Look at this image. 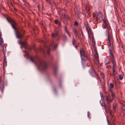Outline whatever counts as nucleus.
Instances as JSON below:
<instances>
[{
	"label": "nucleus",
	"mask_w": 125,
	"mask_h": 125,
	"mask_svg": "<svg viewBox=\"0 0 125 125\" xmlns=\"http://www.w3.org/2000/svg\"><path fill=\"white\" fill-rule=\"evenodd\" d=\"M29 49L30 50H31V49L30 48H29Z\"/></svg>",
	"instance_id": "obj_50"
},
{
	"label": "nucleus",
	"mask_w": 125,
	"mask_h": 125,
	"mask_svg": "<svg viewBox=\"0 0 125 125\" xmlns=\"http://www.w3.org/2000/svg\"><path fill=\"white\" fill-rule=\"evenodd\" d=\"M116 65H113L112 66V70L113 71V75L115 76V69L116 68Z\"/></svg>",
	"instance_id": "obj_16"
},
{
	"label": "nucleus",
	"mask_w": 125,
	"mask_h": 125,
	"mask_svg": "<svg viewBox=\"0 0 125 125\" xmlns=\"http://www.w3.org/2000/svg\"><path fill=\"white\" fill-rule=\"evenodd\" d=\"M101 105L102 106L104 107L106 112L107 113V111H109L110 112V115H111V122H112V125H114V121L115 120V117L111 114L110 110L111 104H105L104 103L103 104H101Z\"/></svg>",
	"instance_id": "obj_3"
},
{
	"label": "nucleus",
	"mask_w": 125,
	"mask_h": 125,
	"mask_svg": "<svg viewBox=\"0 0 125 125\" xmlns=\"http://www.w3.org/2000/svg\"><path fill=\"white\" fill-rule=\"evenodd\" d=\"M44 52V53H45V52Z\"/></svg>",
	"instance_id": "obj_52"
},
{
	"label": "nucleus",
	"mask_w": 125,
	"mask_h": 125,
	"mask_svg": "<svg viewBox=\"0 0 125 125\" xmlns=\"http://www.w3.org/2000/svg\"><path fill=\"white\" fill-rule=\"evenodd\" d=\"M90 115L89 112H87V116L88 117L90 118Z\"/></svg>",
	"instance_id": "obj_42"
},
{
	"label": "nucleus",
	"mask_w": 125,
	"mask_h": 125,
	"mask_svg": "<svg viewBox=\"0 0 125 125\" xmlns=\"http://www.w3.org/2000/svg\"><path fill=\"white\" fill-rule=\"evenodd\" d=\"M14 10L15 11H17V9L15 8H14Z\"/></svg>",
	"instance_id": "obj_44"
},
{
	"label": "nucleus",
	"mask_w": 125,
	"mask_h": 125,
	"mask_svg": "<svg viewBox=\"0 0 125 125\" xmlns=\"http://www.w3.org/2000/svg\"><path fill=\"white\" fill-rule=\"evenodd\" d=\"M94 48L95 50V49H96V48L95 47H94Z\"/></svg>",
	"instance_id": "obj_49"
},
{
	"label": "nucleus",
	"mask_w": 125,
	"mask_h": 125,
	"mask_svg": "<svg viewBox=\"0 0 125 125\" xmlns=\"http://www.w3.org/2000/svg\"><path fill=\"white\" fill-rule=\"evenodd\" d=\"M86 29L87 31H90V30H91L88 25L86 24Z\"/></svg>",
	"instance_id": "obj_23"
},
{
	"label": "nucleus",
	"mask_w": 125,
	"mask_h": 125,
	"mask_svg": "<svg viewBox=\"0 0 125 125\" xmlns=\"http://www.w3.org/2000/svg\"><path fill=\"white\" fill-rule=\"evenodd\" d=\"M109 85H110V87L112 89V88H113L114 87V85L113 83H110V84Z\"/></svg>",
	"instance_id": "obj_29"
},
{
	"label": "nucleus",
	"mask_w": 125,
	"mask_h": 125,
	"mask_svg": "<svg viewBox=\"0 0 125 125\" xmlns=\"http://www.w3.org/2000/svg\"><path fill=\"white\" fill-rule=\"evenodd\" d=\"M6 57L5 56L4 57V63L3 64V65L4 66H7V62H6L5 60Z\"/></svg>",
	"instance_id": "obj_24"
},
{
	"label": "nucleus",
	"mask_w": 125,
	"mask_h": 125,
	"mask_svg": "<svg viewBox=\"0 0 125 125\" xmlns=\"http://www.w3.org/2000/svg\"><path fill=\"white\" fill-rule=\"evenodd\" d=\"M90 32V34L91 35H92V37L93 38H94V37L93 36V32H92V31L91 30H90V31H89V32Z\"/></svg>",
	"instance_id": "obj_32"
},
{
	"label": "nucleus",
	"mask_w": 125,
	"mask_h": 125,
	"mask_svg": "<svg viewBox=\"0 0 125 125\" xmlns=\"http://www.w3.org/2000/svg\"><path fill=\"white\" fill-rule=\"evenodd\" d=\"M44 49H46L47 54H49V52L50 51V48L49 46L45 45L44 47Z\"/></svg>",
	"instance_id": "obj_17"
},
{
	"label": "nucleus",
	"mask_w": 125,
	"mask_h": 125,
	"mask_svg": "<svg viewBox=\"0 0 125 125\" xmlns=\"http://www.w3.org/2000/svg\"><path fill=\"white\" fill-rule=\"evenodd\" d=\"M5 18L7 20V21H8V19L7 18V17L6 16H5Z\"/></svg>",
	"instance_id": "obj_46"
},
{
	"label": "nucleus",
	"mask_w": 125,
	"mask_h": 125,
	"mask_svg": "<svg viewBox=\"0 0 125 125\" xmlns=\"http://www.w3.org/2000/svg\"><path fill=\"white\" fill-rule=\"evenodd\" d=\"M95 52L97 54V51L96 49H95Z\"/></svg>",
	"instance_id": "obj_45"
},
{
	"label": "nucleus",
	"mask_w": 125,
	"mask_h": 125,
	"mask_svg": "<svg viewBox=\"0 0 125 125\" xmlns=\"http://www.w3.org/2000/svg\"><path fill=\"white\" fill-rule=\"evenodd\" d=\"M30 60L35 64L39 69L44 71L48 68V64L46 62L42 60L37 56L31 57Z\"/></svg>",
	"instance_id": "obj_1"
},
{
	"label": "nucleus",
	"mask_w": 125,
	"mask_h": 125,
	"mask_svg": "<svg viewBox=\"0 0 125 125\" xmlns=\"http://www.w3.org/2000/svg\"><path fill=\"white\" fill-rule=\"evenodd\" d=\"M18 43L21 45L22 47H24L25 48L27 47V43L26 42H23L22 41H21V40H19L18 42Z\"/></svg>",
	"instance_id": "obj_8"
},
{
	"label": "nucleus",
	"mask_w": 125,
	"mask_h": 125,
	"mask_svg": "<svg viewBox=\"0 0 125 125\" xmlns=\"http://www.w3.org/2000/svg\"><path fill=\"white\" fill-rule=\"evenodd\" d=\"M105 100L106 102V104H111V103L112 101V99L110 97L107 96H106Z\"/></svg>",
	"instance_id": "obj_9"
},
{
	"label": "nucleus",
	"mask_w": 125,
	"mask_h": 125,
	"mask_svg": "<svg viewBox=\"0 0 125 125\" xmlns=\"http://www.w3.org/2000/svg\"><path fill=\"white\" fill-rule=\"evenodd\" d=\"M101 75L102 76V78H104V75L103 73H101Z\"/></svg>",
	"instance_id": "obj_39"
},
{
	"label": "nucleus",
	"mask_w": 125,
	"mask_h": 125,
	"mask_svg": "<svg viewBox=\"0 0 125 125\" xmlns=\"http://www.w3.org/2000/svg\"><path fill=\"white\" fill-rule=\"evenodd\" d=\"M57 69H54V73H56L57 72Z\"/></svg>",
	"instance_id": "obj_43"
},
{
	"label": "nucleus",
	"mask_w": 125,
	"mask_h": 125,
	"mask_svg": "<svg viewBox=\"0 0 125 125\" xmlns=\"http://www.w3.org/2000/svg\"><path fill=\"white\" fill-rule=\"evenodd\" d=\"M63 38V40L64 41H65L67 39V37L65 34H63L62 35Z\"/></svg>",
	"instance_id": "obj_22"
},
{
	"label": "nucleus",
	"mask_w": 125,
	"mask_h": 125,
	"mask_svg": "<svg viewBox=\"0 0 125 125\" xmlns=\"http://www.w3.org/2000/svg\"><path fill=\"white\" fill-rule=\"evenodd\" d=\"M64 30L65 32H66L67 34L70 37H71V35L69 32L68 31V30L67 29V27L66 26H65L64 27Z\"/></svg>",
	"instance_id": "obj_18"
},
{
	"label": "nucleus",
	"mask_w": 125,
	"mask_h": 125,
	"mask_svg": "<svg viewBox=\"0 0 125 125\" xmlns=\"http://www.w3.org/2000/svg\"><path fill=\"white\" fill-rule=\"evenodd\" d=\"M80 31H81V33L82 35V36H83V32L82 30L81 29H80Z\"/></svg>",
	"instance_id": "obj_40"
},
{
	"label": "nucleus",
	"mask_w": 125,
	"mask_h": 125,
	"mask_svg": "<svg viewBox=\"0 0 125 125\" xmlns=\"http://www.w3.org/2000/svg\"><path fill=\"white\" fill-rule=\"evenodd\" d=\"M109 51H110V55L111 60H113L115 59L114 58V56L113 54V52H112L110 48Z\"/></svg>",
	"instance_id": "obj_14"
},
{
	"label": "nucleus",
	"mask_w": 125,
	"mask_h": 125,
	"mask_svg": "<svg viewBox=\"0 0 125 125\" xmlns=\"http://www.w3.org/2000/svg\"><path fill=\"white\" fill-rule=\"evenodd\" d=\"M113 109L114 110H115L117 106V104L116 102H115L113 104Z\"/></svg>",
	"instance_id": "obj_20"
},
{
	"label": "nucleus",
	"mask_w": 125,
	"mask_h": 125,
	"mask_svg": "<svg viewBox=\"0 0 125 125\" xmlns=\"http://www.w3.org/2000/svg\"><path fill=\"white\" fill-rule=\"evenodd\" d=\"M109 67H110V66H107V68H109Z\"/></svg>",
	"instance_id": "obj_48"
},
{
	"label": "nucleus",
	"mask_w": 125,
	"mask_h": 125,
	"mask_svg": "<svg viewBox=\"0 0 125 125\" xmlns=\"http://www.w3.org/2000/svg\"><path fill=\"white\" fill-rule=\"evenodd\" d=\"M74 35L75 36V37L77 39H79V35L77 33L75 34Z\"/></svg>",
	"instance_id": "obj_30"
},
{
	"label": "nucleus",
	"mask_w": 125,
	"mask_h": 125,
	"mask_svg": "<svg viewBox=\"0 0 125 125\" xmlns=\"http://www.w3.org/2000/svg\"><path fill=\"white\" fill-rule=\"evenodd\" d=\"M119 77L120 80H122L123 78V76L122 75L120 74L119 75Z\"/></svg>",
	"instance_id": "obj_28"
},
{
	"label": "nucleus",
	"mask_w": 125,
	"mask_h": 125,
	"mask_svg": "<svg viewBox=\"0 0 125 125\" xmlns=\"http://www.w3.org/2000/svg\"><path fill=\"white\" fill-rule=\"evenodd\" d=\"M54 23L56 24H57L58 23V21L57 20H55L54 21Z\"/></svg>",
	"instance_id": "obj_36"
},
{
	"label": "nucleus",
	"mask_w": 125,
	"mask_h": 125,
	"mask_svg": "<svg viewBox=\"0 0 125 125\" xmlns=\"http://www.w3.org/2000/svg\"><path fill=\"white\" fill-rule=\"evenodd\" d=\"M106 34L107 35L108 41L107 42L108 44V46L109 47L113 45V41L112 36L111 34H109V32L107 31Z\"/></svg>",
	"instance_id": "obj_5"
},
{
	"label": "nucleus",
	"mask_w": 125,
	"mask_h": 125,
	"mask_svg": "<svg viewBox=\"0 0 125 125\" xmlns=\"http://www.w3.org/2000/svg\"><path fill=\"white\" fill-rule=\"evenodd\" d=\"M89 72L90 75H91L92 77H95V75L96 78L98 79L100 82H101V80L99 77L98 75L96 73L95 70L94 69L92 66L91 68L89 70Z\"/></svg>",
	"instance_id": "obj_4"
},
{
	"label": "nucleus",
	"mask_w": 125,
	"mask_h": 125,
	"mask_svg": "<svg viewBox=\"0 0 125 125\" xmlns=\"http://www.w3.org/2000/svg\"><path fill=\"white\" fill-rule=\"evenodd\" d=\"M10 3H11V6H12L13 7V4H12V3L11 2Z\"/></svg>",
	"instance_id": "obj_47"
},
{
	"label": "nucleus",
	"mask_w": 125,
	"mask_h": 125,
	"mask_svg": "<svg viewBox=\"0 0 125 125\" xmlns=\"http://www.w3.org/2000/svg\"><path fill=\"white\" fill-rule=\"evenodd\" d=\"M86 10L87 12H88L90 11V9H89L88 7H87V6L86 7Z\"/></svg>",
	"instance_id": "obj_33"
},
{
	"label": "nucleus",
	"mask_w": 125,
	"mask_h": 125,
	"mask_svg": "<svg viewBox=\"0 0 125 125\" xmlns=\"http://www.w3.org/2000/svg\"><path fill=\"white\" fill-rule=\"evenodd\" d=\"M2 34L0 31V46L4 48V42L3 39L1 37Z\"/></svg>",
	"instance_id": "obj_10"
},
{
	"label": "nucleus",
	"mask_w": 125,
	"mask_h": 125,
	"mask_svg": "<svg viewBox=\"0 0 125 125\" xmlns=\"http://www.w3.org/2000/svg\"><path fill=\"white\" fill-rule=\"evenodd\" d=\"M95 58L96 59V63L97 66H98L99 65V62L98 59V54L95 55Z\"/></svg>",
	"instance_id": "obj_12"
},
{
	"label": "nucleus",
	"mask_w": 125,
	"mask_h": 125,
	"mask_svg": "<svg viewBox=\"0 0 125 125\" xmlns=\"http://www.w3.org/2000/svg\"><path fill=\"white\" fill-rule=\"evenodd\" d=\"M96 19L97 18H99V19H101L102 18L103 14L101 12H99L97 13H96Z\"/></svg>",
	"instance_id": "obj_11"
},
{
	"label": "nucleus",
	"mask_w": 125,
	"mask_h": 125,
	"mask_svg": "<svg viewBox=\"0 0 125 125\" xmlns=\"http://www.w3.org/2000/svg\"><path fill=\"white\" fill-rule=\"evenodd\" d=\"M72 44L75 47V48L76 49H77V44H76V42L75 39L74 38H73V40L72 41Z\"/></svg>",
	"instance_id": "obj_13"
},
{
	"label": "nucleus",
	"mask_w": 125,
	"mask_h": 125,
	"mask_svg": "<svg viewBox=\"0 0 125 125\" xmlns=\"http://www.w3.org/2000/svg\"><path fill=\"white\" fill-rule=\"evenodd\" d=\"M112 62V64L113 65H116L115 59L111 60Z\"/></svg>",
	"instance_id": "obj_27"
},
{
	"label": "nucleus",
	"mask_w": 125,
	"mask_h": 125,
	"mask_svg": "<svg viewBox=\"0 0 125 125\" xmlns=\"http://www.w3.org/2000/svg\"><path fill=\"white\" fill-rule=\"evenodd\" d=\"M80 53L81 57L82 56H83L84 57H87V55L83 48H81L80 49Z\"/></svg>",
	"instance_id": "obj_6"
},
{
	"label": "nucleus",
	"mask_w": 125,
	"mask_h": 125,
	"mask_svg": "<svg viewBox=\"0 0 125 125\" xmlns=\"http://www.w3.org/2000/svg\"><path fill=\"white\" fill-rule=\"evenodd\" d=\"M74 25L76 26H77L78 25V23L77 21H75L74 22Z\"/></svg>",
	"instance_id": "obj_37"
},
{
	"label": "nucleus",
	"mask_w": 125,
	"mask_h": 125,
	"mask_svg": "<svg viewBox=\"0 0 125 125\" xmlns=\"http://www.w3.org/2000/svg\"><path fill=\"white\" fill-rule=\"evenodd\" d=\"M103 23L104 24V28L108 29V30H110L111 28L108 22L105 21V20L103 19Z\"/></svg>",
	"instance_id": "obj_7"
},
{
	"label": "nucleus",
	"mask_w": 125,
	"mask_h": 125,
	"mask_svg": "<svg viewBox=\"0 0 125 125\" xmlns=\"http://www.w3.org/2000/svg\"><path fill=\"white\" fill-rule=\"evenodd\" d=\"M47 3L50 4H52L54 3V2L53 0H45Z\"/></svg>",
	"instance_id": "obj_21"
},
{
	"label": "nucleus",
	"mask_w": 125,
	"mask_h": 125,
	"mask_svg": "<svg viewBox=\"0 0 125 125\" xmlns=\"http://www.w3.org/2000/svg\"><path fill=\"white\" fill-rule=\"evenodd\" d=\"M61 22L58 23V28H60L61 27Z\"/></svg>",
	"instance_id": "obj_35"
},
{
	"label": "nucleus",
	"mask_w": 125,
	"mask_h": 125,
	"mask_svg": "<svg viewBox=\"0 0 125 125\" xmlns=\"http://www.w3.org/2000/svg\"><path fill=\"white\" fill-rule=\"evenodd\" d=\"M52 46L53 47V46H54V49H56L57 47V45H56V44H52Z\"/></svg>",
	"instance_id": "obj_26"
},
{
	"label": "nucleus",
	"mask_w": 125,
	"mask_h": 125,
	"mask_svg": "<svg viewBox=\"0 0 125 125\" xmlns=\"http://www.w3.org/2000/svg\"><path fill=\"white\" fill-rule=\"evenodd\" d=\"M87 33H88V37H89L90 38V32H89V31H87Z\"/></svg>",
	"instance_id": "obj_41"
},
{
	"label": "nucleus",
	"mask_w": 125,
	"mask_h": 125,
	"mask_svg": "<svg viewBox=\"0 0 125 125\" xmlns=\"http://www.w3.org/2000/svg\"><path fill=\"white\" fill-rule=\"evenodd\" d=\"M4 89V85L3 84H1L0 83V90L2 93L3 92V90Z\"/></svg>",
	"instance_id": "obj_19"
},
{
	"label": "nucleus",
	"mask_w": 125,
	"mask_h": 125,
	"mask_svg": "<svg viewBox=\"0 0 125 125\" xmlns=\"http://www.w3.org/2000/svg\"><path fill=\"white\" fill-rule=\"evenodd\" d=\"M72 29L73 31L74 34L77 33L75 27L73 28Z\"/></svg>",
	"instance_id": "obj_25"
},
{
	"label": "nucleus",
	"mask_w": 125,
	"mask_h": 125,
	"mask_svg": "<svg viewBox=\"0 0 125 125\" xmlns=\"http://www.w3.org/2000/svg\"><path fill=\"white\" fill-rule=\"evenodd\" d=\"M106 65H107V63H106Z\"/></svg>",
	"instance_id": "obj_51"
},
{
	"label": "nucleus",
	"mask_w": 125,
	"mask_h": 125,
	"mask_svg": "<svg viewBox=\"0 0 125 125\" xmlns=\"http://www.w3.org/2000/svg\"><path fill=\"white\" fill-rule=\"evenodd\" d=\"M58 31L56 30H54V33H52V37L53 38L55 36H58Z\"/></svg>",
	"instance_id": "obj_15"
},
{
	"label": "nucleus",
	"mask_w": 125,
	"mask_h": 125,
	"mask_svg": "<svg viewBox=\"0 0 125 125\" xmlns=\"http://www.w3.org/2000/svg\"><path fill=\"white\" fill-rule=\"evenodd\" d=\"M64 17L66 19H69V18L68 16V15L64 14Z\"/></svg>",
	"instance_id": "obj_31"
},
{
	"label": "nucleus",
	"mask_w": 125,
	"mask_h": 125,
	"mask_svg": "<svg viewBox=\"0 0 125 125\" xmlns=\"http://www.w3.org/2000/svg\"><path fill=\"white\" fill-rule=\"evenodd\" d=\"M93 46L94 47H95V42H94L93 41Z\"/></svg>",
	"instance_id": "obj_38"
},
{
	"label": "nucleus",
	"mask_w": 125,
	"mask_h": 125,
	"mask_svg": "<svg viewBox=\"0 0 125 125\" xmlns=\"http://www.w3.org/2000/svg\"><path fill=\"white\" fill-rule=\"evenodd\" d=\"M8 20V22L10 23L12 27L14 30L17 37L21 39L24 34L25 31L23 30H20L17 29L16 27V22L9 16Z\"/></svg>",
	"instance_id": "obj_2"
},
{
	"label": "nucleus",
	"mask_w": 125,
	"mask_h": 125,
	"mask_svg": "<svg viewBox=\"0 0 125 125\" xmlns=\"http://www.w3.org/2000/svg\"><path fill=\"white\" fill-rule=\"evenodd\" d=\"M111 94L112 98H114L115 97V94L113 93H112Z\"/></svg>",
	"instance_id": "obj_34"
}]
</instances>
